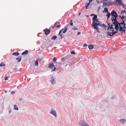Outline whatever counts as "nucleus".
<instances>
[{"instance_id": "f257e3e1", "label": "nucleus", "mask_w": 126, "mask_h": 126, "mask_svg": "<svg viewBox=\"0 0 126 126\" xmlns=\"http://www.w3.org/2000/svg\"><path fill=\"white\" fill-rule=\"evenodd\" d=\"M124 22H120V23L117 20L116 22H117V23L114 24L115 25V28L117 31L119 30L121 33H124L125 32L126 29V27L125 26L126 25V18H124L123 20Z\"/></svg>"}, {"instance_id": "f03ea898", "label": "nucleus", "mask_w": 126, "mask_h": 126, "mask_svg": "<svg viewBox=\"0 0 126 126\" xmlns=\"http://www.w3.org/2000/svg\"><path fill=\"white\" fill-rule=\"evenodd\" d=\"M111 16H113V17L112 16L111 18V20L112 22V23L114 24H116V23L117 24V22H116L117 20L116 18L117 17L118 15L117 14L116 12L113 10L111 13Z\"/></svg>"}, {"instance_id": "7ed1b4c3", "label": "nucleus", "mask_w": 126, "mask_h": 126, "mask_svg": "<svg viewBox=\"0 0 126 126\" xmlns=\"http://www.w3.org/2000/svg\"><path fill=\"white\" fill-rule=\"evenodd\" d=\"M108 25L109 26V27H108V28H107V30H108L109 28H110L112 30V32H106V33H107V36H112L114 35V34L116 33L117 32V31H114V29L112 27H110V23L108 24Z\"/></svg>"}, {"instance_id": "20e7f679", "label": "nucleus", "mask_w": 126, "mask_h": 126, "mask_svg": "<svg viewBox=\"0 0 126 126\" xmlns=\"http://www.w3.org/2000/svg\"><path fill=\"white\" fill-rule=\"evenodd\" d=\"M93 21L92 24H95V25H98L100 26L101 27H103L104 28V29L105 30L106 28L107 27V26L104 24H101V23L99 22L98 21V19H97L93 20Z\"/></svg>"}, {"instance_id": "39448f33", "label": "nucleus", "mask_w": 126, "mask_h": 126, "mask_svg": "<svg viewBox=\"0 0 126 126\" xmlns=\"http://www.w3.org/2000/svg\"><path fill=\"white\" fill-rule=\"evenodd\" d=\"M92 25L94 27L95 29L97 30V32L99 33L100 32L99 29L98 27L97 26L98 25H95V24L93 25V24H92Z\"/></svg>"}, {"instance_id": "423d86ee", "label": "nucleus", "mask_w": 126, "mask_h": 126, "mask_svg": "<svg viewBox=\"0 0 126 126\" xmlns=\"http://www.w3.org/2000/svg\"><path fill=\"white\" fill-rule=\"evenodd\" d=\"M70 55H67L65 57L61 59V61L62 62H63L65 60H66L70 58Z\"/></svg>"}, {"instance_id": "0eeeda50", "label": "nucleus", "mask_w": 126, "mask_h": 126, "mask_svg": "<svg viewBox=\"0 0 126 126\" xmlns=\"http://www.w3.org/2000/svg\"><path fill=\"white\" fill-rule=\"evenodd\" d=\"M44 31L45 32V34L46 35H48L50 32V30L47 28L44 29Z\"/></svg>"}, {"instance_id": "6e6552de", "label": "nucleus", "mask_w": 126, "mask_h": 126, "mask_svg": "<svg viewBox=\"0 0 126 126\" xmlns=\"http://www.w3.org/2000/svg\"><path fill=\"white\" fill-rule=\"evenodd\" d=\"M54 26H56L57 28H60V22H56L54 24Z\"/></svg>"}, {"instance_id": "1a4fd4ad", "label": "nucleus", "mask_w": 126, "mask_h": 126, "mask_svg": "<svg viewBox=\"0 0 126 126\" xmlns=\"http://www.w3.org/2000/svg\"><path fill=\"white\" fill-rule=\"evenodd\" d=\"M50 113L53 115L55 117H57L56 113L55 111L54 110H51L50 112Z\"/></svg>"}, {"instance_id": "9d476101", "label": "nucleus", "mask_w": 126, "mask_h": 126, "mask_svg": "<svg viewBox=\"0 0 126 126\" xmlns=\"http://www.w3.org/2000/svg\"><path fill=\"white\" fill-rule=\"evenodd\" d=\"M119 121L121 124H124L126 122V120L121 119L119 120Z\"/></svg>"}, {"instance_id": "9b49d317", "label": "nucleus", "mask_w": 126, "mask_h": 126, "mask_svg": "<svg viewBox=\"0 0 126 126\" xmlns=\"http://www.w3.org/2000/svg\"><path fill=\"white\" fill-rule=\"evenodd\" d=\"M54 66V65L53 63H50L48 65V67L49 68L52 69Z\"/></svg>"}, {"instance_id": "f8f14e48", "label": "nucleus", "mask_w": 126, "mask_h": 126, "mask_svg": "<svg viewBox=\"0 0 126 126\" xmlns=\"http://www.w3.org/2000/svg\"><path fill=\"white\" fill-rule=\"evenodd\" d=\"M63 29L62 32H63V33H65L67 30L66 27H65L64 28H63L62 29Z\"/></svg>"}, {"instance_id": "ddd939ff", "label": "nucleus", "mask_w": 126, "mask_h": 126, "mask_svg": "<svg viewBox=\"0 0 126 126\" xmlns=\"http://www.w3.org/2000/svg\"><path fill=\"white\" fill-rule=\"evenodd\" d=\"M63 30V29H62L61 30H60L59 32V35L60 36V38L61 39H62V38H63V36L61 35V32H62V30Z\"/></svg>"}, {"instance_id": "4468645a", "label": "nucleus", "mask_w": 126, "mask_h": 126, "mask_svg": "<svg viewBox=\"0 0 126 126\" xmlns=\"http://www.w3.org/2000/svg\"><path fill=\"white\" fill-rule=\"evenodd\" d=\"M51 82L52 84H53L55 83V79L53 77H52V80H51Z\"/></svg>"}, {"instance_id": "2eb2a0df", "label": "nucleus", "mask_w": 126, "mask_h": 126, "mask_svg": "<svg viewBox=\"0 0 126 126\" xmlns=\"http://www.w3.org/2000/svg\"><path fill=\"white\" fill-rule=\"evenodd\" d=\"M88 48L90 49H92L94 48V46L92 45H90L88 46Z\"/></svg>"}, {"instance_id": "dca6fc26", "label": "nucleus", "mask_w": 126, "mask_h": 126, "mask_svg": "<svg viewBox=\"0 0 126 126\" xmlns=\"http://www.w3.org/2000/svg\"><path fill=\"white\" fill-rule=\"evenodd\" d=\"M28 53V51L27 50L23 52L22 53V54L23 55H25L27 54Z\"/></svg>"}, {"instance_id": "f3484780", "label": "nucleus", "mask_w": 126, "mask_h": 126, "mask_svg": "<svg viewBox=\"0 0 126 126\" xmlns=\"http://www.w3.org/2000/svg\"><path fill=\"white\" fill-rule=\"evenodd\" d=\"M19 53L18 52H15L13 53L12 55H14L18 56L19 55Z\"/></svg>"}, {"instance_id": "a211bd4d", "label": "nucleus", "mask_w": 126, "mask_h": 126, "mask_svg": "<svg viewBox=\"0 0 126 126\" xmlns=\"http://www.w3.org/2000/svg\"><path fill=\"white\" fill-rule=\"evenodd\" d=\"M105 12H106L108 13L109 12H108V9L107 8H105L104 9V10L103 11V13H104Z\"/></svg>"}, {"instance_id": "6ab92c4d", "label": "nucleus", "mask_w": 126, "mask_h": 126, "mask_svg": "<svg viewBox=\"0 0 126 126\" xmlns=\"http://www.w3.org/2000/svg\"><path fill=\"white\" fill-rule=\"evenodd\" d=\"M116 2H118L119 4H122V2L121 0H115Z\"/></svg>"}, {"instance_id": "aec40b11", "label": "nucleus", "mask_w": 126, "mask_h": 126, "mask_svg": "<svg viewBox=\"0 0 126 126\" xmlns=\"http://www.w3.org/2000/svg\"><path fill=\"white\" fill-rule=\"evenodd\" d=\"M21 57L20 56L18 58H16V59L18 60V62H19L21 61Z\"/></svg>"}, {"instance_id": "412c9836", "label": "nucleus", "mask_w": 126, "mask_h": 126, "mask_svg": "<svg viewBox=\"0 0 126 126\" xmlns=\"http://www.w3.org/2000/svg\"><path fill=\"white\" fill-rule=\"evenodd\" d=\"M5 63L3 62H2L0 64V67L5 66Z\"/></svg>"}, {"instance_id": "4be33fe9", "label": "nucleus", "mask_w": 126, "mask_h": 126, "mask_svg": "<svg viewBox=\"0 0 126 126\" xmlns=\"http://www.w3.org/2000/svg\"><path fill=\"white\" fill-rule=\"evenodd\" d=\"M110 16V14L109 12L107 13V19H108Z\"/></svg>"}, {"instance_id": "5701e85b", "label": "nucleus", "mask_w": 126, "mask_h": 126, "mask_svg": "<svg viewBox=\"0 0 126 126\" xmlns=\"http://www.w3.org/2000/svg\"><path fill=\"white\" fill-rule=\"evenodd\" d=\"M35 64L36 66H38V61L37 60H36L35 62Z\"/></svg>"}, {"instance_id": "b1692460", "label": "nucleus", "mask_w": 126, "mask_h": 126, "mask_svg": "<svg viewBox=\"0 0 126 126\" xmlns=\"http://www.w3.org/2000/svg\"><path fill=\"white\" fill-rule=\"evenodd\" d=\"M57 38V37L56 36H54L52 37V40H55Z\"/></svg>"}, {"instance_id": "393cba45", "label": "nucleus", "mask_w": 126, "mask_h": 126, "mask_svg": "<svg viewBox=\"0 0 126 126\" xmlns=\"http://www.w3.org/2000/svg\"><path fill=\"white\" fill-rule=\"evenodd\" d=\"M124 18H126V17L123 16L121 17V18L122 19V22H124L123 20H124Z\"/></svg>"}, {"instance_id": "a878e982", "label": "nucleus", "mask_w": 126, "mask_h": 126, "mask_svg": "<svg viewBox=\"0 0 126 126\" xmlns=\"http://www.w3.org/2000/svg\"><path fill=\"white\" fill-rule=\"evenodd\" d=\"M97 16L96 15H94V17L93 18V20H94V19H96V18H97Z\"/></svg>"}, {"instance_id": "bb28decb", "label": "nucleus", "mask_w": 126, "mask_h": 126, "mask_svg": "<svg viewBox=\"0 0 126 126\" xmlns=\"http://www.w3.org/2000/svg\"><path fill=\"white\" fill-rule=\"evenodd\" d=\"M82 126H90L89 125H88L86 123H84L83 124L81 125Z\"/></svg>"}, {"instance_id": "cd10ccee", "label": "nucleus", "mask_w": 126, "mask_h": 126, "mask_svg": "<svg viewBox=\"0 0 126 126\" xmlns=\"http://www.w3.org/2000/svg\"><path fill=\"white\" fill-rule=\"evenodd\" d=\"M14 106L15 109L16 110H18V108L16 106V105H14Z\"/></svg>"}, {"instance_id": "c85d7f7f", "label": "nucleus", "mask_w": 126, "mask_h": 126, "mask_svg": "<svg viewBox=\"0 0 126 126\" xmlns=\"http://www.w3.org/2000/svg\"><path fill=\"white\" fill-rule=\"evenodd\" d=\"M126 11L125 10H124L122 11L121 12V14H122L123 13H125L126 12Z\"/></svg>"}, {"instance_id": "c756f323", "label": "nucleus", "mask_w": 126, "mask_h": 126, "mask_svg": "<svg viewBox=\"0 0 126 126\" xmlns=\"http://www.w3.org/2000/svg\"><path fill=\"white\" fill-rule=\"evenodd\" d=\"M57 59L55 58H54L53 59V62H55L57 60Z\"/></svg>"}, {"instance_id": "7c9ffc66", "label": "nucleus", "mask_w": 126, "mask_h": 126, "mask_svg": "<svg viewBox=\"0 0 126 126\" xmlns=\"http://www.w3.org/2000/svg\"><path fill=\"white\" fill-rule=\"evenodd\" d=\"M71 54H74V55L75 54V53L73 51H71Z\"/></svg>"}, {"instance_id": "2f4dec72", "label": "nucleus", "mask_w": 126, "mask_h": 126, "mask_svg": "<svg viewBox=\"0 0 126 126\" xmlns=\"http://www.w3.org/2000/svg\"><path fill=\"white\" fill-rule=\"evenodd\" d=\"M36 60H37L38 62H40L42 60L41 58H38Z\"/></svg>"}, {"instance_id": "473e14b6", "label": "nucleus", "mask_w": 126, "mask_h": 126, "mask_svg": "<svg viewBox=\"0 0 126 126\" xmlns=\"http://www.w3.org/2000/svg\"><path fill=\"white\" fill-rule=\"evenodd\" d=\"M73 29L74 31L76 30H77L78 29L77 28L74 27L73 28Z\"/></svg>"}, {"instance_id": "72a5a7b5", "label": "nucleus", "mask_w": 126, "mask_h": 126, "mask_svg": "<svg viewBox=\"0 0 126 126\" xmlns=\"http://www.w3.org/2000/svg\"><path fill=\"white\" fill-rule=\"evenodd\" d=\"M8 78L7 77H5L4 80H8Z\"/></svg>"}, {"instance_id": "f704fd0d", "label": "nucleus", "mask_w": 126, "mask_h": 126, "mask_svg": "<svg viewBox=\"0 0 126 126\" xmlns=\"http://www.w3.org/2000/svg\"><path fill=\"white\" fill-rule=\"evenodd\" d=\"M14 72H16V69H14L13 70Z\"/></svg>"}, {"instance_id": "c9c22d12", "label": "nucleus", "mask_w": 126, "mask_h": 126, "mask_svg": "<svg viewBox=\"0 0 126 126\" xmlns=\"http://www.w3.org/2000/svg\"><path fill=\"white\" fill-rule=\"evenodd\" d=\"M87 45L86 44H85L83 45V46L84 47H86L87 46Z\"/></svg>"}, {"instance_id": "e433bc0d", "label": "nucleus", "mask_w": 126, "mask_h": 126, "mask_svg": "<svg viewBox=\"0 0 126 126\" xmlns=\"http://www.w3.org/2000/svg\"><path fill=\"white\" fill-rule=\"evenodd\" d=\"M88 8V6L86 5L85 6L86 9H87Z\"/></svg>"}, {"instance_id": "4c0bfd02", "label": "nucleus", "mask_w": 126, "mask_h": 126, "mask_svg": "<svg viewBox=\"0 0 126 126\" xmlns=\"http://www.w3.org/2000/svg\"><path fill=\"white\" fill-rule=\"evenodd\" d=\"M11 93L12 94H13L15 93V92H14V91H12L11 92Z\"/></svg>"}, {"instance_id": "58836bf2", "label": "nucleus", "mask_w": 126, "mask_h": 126, "mask_svg": "<svg viewBox=\"0 0 126 126\" xmlns=\"http://www.w3.org/2000/svg\"><path fill=\"white\" fill-rule=\"evenodd\" d=\"M93 0H89V3H91Z\"/></svg>"}, {"instance_id": "ea45409f", "label": "nucleus", "mask_w": 126, "mask_h": 126, "mask_svg": "<svg viewBox=\"0 0 126 126\" xmlns=\"http://www.w3.org/2000/svg\"><path fill=\"white\" fill-rule=\"evenodd\" d=\"M80 34V32H78V33H77V35H79Z\"/></svg>"}, {"instance_id": "a19ab883", "label": "nucleus", "mask_w": 126, "mask_h": 126, "mask_svg": "<svg viewBox=\"0 0 126 126\" xmlns=\"http://www.w3.org/2000/svg\"><path fill=\"white\" fill-rule=\"evenodd\" d=\"M70 24L71 26H73V23L72 22L70 23Z\"/></svg>"}, {"instance_id": "79ce46f5", "label": "nucleus", "mask_w": 126, "mask_h": 126, "mask_svg": "<svg viewBox=\"0 0 126 126\" xmlns=\"http://www.w3.org/2000/svg\"><path fill=\"white\" fill-rule=\"evenodd\" d=\"M56 67H55L53 69H52V70L53 71H55V69H56Z\"/></svg>"}, {"instance_id": "37998d69", "label": "nucleus", "mask_w": 126, "mask_h": 126, "mask_svg": "<svg viewBox=\"0 0 126 126\" xmlns=\"http://www.w3.org/2000/svg\"><path fill=\"white\" fill-rule=\"evenodd\" d=\"M90 3H89V2L87 4V5H86L88 6H89L90 4Z\"/></svg>"}, {"instance_id": "c03bdc74", "label": "nucleus", "mask_w": 126, "mask_h": 126, "mask_svg": "<svg viewBox=\"0 0 126 126\" xmlns=\"http://www.w3.org/2000/svg\"><path fill=\"white\" fill-rule=\"evenodd\" d=\"M52 27V29H54L55 27L54 26H53Z\"/></svg>"}, {"instance_id": "a18cd8bd", "label": "nucleus", "mask_w": 126, "mask_h": 126, "mask_svg": "<svg viewBox=\"0 0 126 126\" xmlns=\"http://www.w3.org/2000/svg\"><path fill=\"white\" fill-rule=\"evenodd\" d=\"M94 15L93 14H92L91 15H90V16H93V15Z\"/></svg>"}, {"instance_id": "49530a36", "label": "nucleus", "mask_w": 126, "mask_h": 126, "mask_svg": "<svg viewBox=\"0 0 126 126\" xmlns=\"http://www.w3.org/2000/svg\"><path fill=\"white\" fill-rule=\"evenodd\" d=\"M72 20H71V21H70V23L72 22Z\"/></svg>"}, {"instance_id": "de8ad7c7", "label": "nucleus", "mask_w": 126, "mask_h": 126, "mask_svg": "<svg viewBox=\"0 0 126 126\" xmlns=\"http://www.w3.org/2000/svg\"><path fill=\"white\" fill-rule=\"evenodd\" d=\"M113 26V25H111V27H112Z\"/></svg>"}, {"instance_id": "09e8293b", "label": "nucleus", "mask_w": 126, "mask_h": 126, "mask_svg": "<svg viewBox=\"0 0 126 126\" xmlns=\"http://www.w3.org/2000/svg\"><path fill=\"white\" fill-rule=\"evenodd\" d=\"M80 13H79V15H80Z\"/></svg>"}, {"instance_id": "8fccbe9b", "label": "nucleus", "mask_w": 126, "mask_h": 126, "mask_svg": "<svg viewBox=\"0 0 126 126\" xmlns=\"http://www.w3.org/2000/svg\"><path fill=\"white\" fill-rule=\"evenodd\" d=\"M87 16V17H89V16Z\"/></svg>"}, {"instance_id": "3c124183", "label": "nucleus", "mask_w": 126, "mask_h": 126, "mask_svg": "<svg viewBox=\"0 0 126 126\" xmlns=\"http://www.w3.org/2000/svg\"><path fill=\"white\" fill-rule=\"evenodd\" d=\"M105 0V1H107V0Z\"/></svg>"}, {"instance_id": "603ef678", "label": "nucleus", "mask_w": 126, "mask_h": 126, "mask_svg": "<svg viewBox=\"0 0 126 126\" xmlns=\"http://www.w3.org/2000/svg\"><path fill=\"white\" fill-rule=\"evenodd\" d=\"M22 100V99H20V100Z\"/></svg>"}, {"instance_id": "864d4df0", "label": "nucleus", "mask_w": 126, "mask_h": 126, "mask_svg": "<svg viewBox=\"0 0 126 126\" xmlns=\"http://www.w3.org/2000/svg\"><path fill=\"white\" fill-rule=\"evenodd\" d=\"M22 100V99H20V100Z\"/></svg>"}, {"instance_id": "5fc2aeb1", "label": "nucleus", "mask_w": 126, "mask_h": 126, "mask_svg": "<svg viewBox=\"0 0 126 126\" xmlns=\"http://www.w3.org/2000/svg\"><path fill=\"white\" fill-rule=\"evenodd\" d=\"M22 100V99H20V100Z\"/></svg>"}]
</instances>
